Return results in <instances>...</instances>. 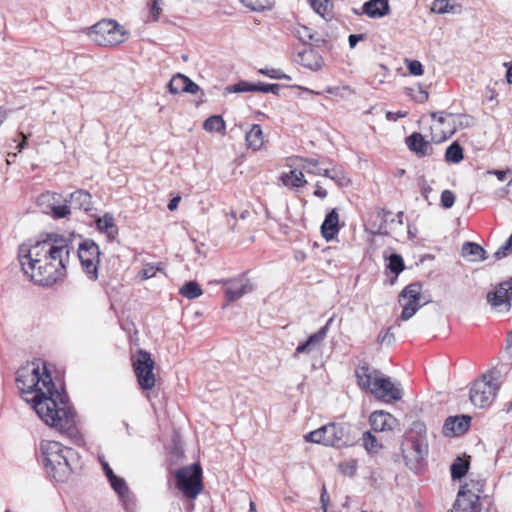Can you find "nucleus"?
Instances as JSON below:
<instances>
[{
	"label": "nucleus",
	"instance_id": "1",
	"mask_svg": "<svg viewBox=\"0 0 512 512\" xmlns=\"http://www.w3.org/2000/svg\"><path fill=\"white\" fill-rule=\"evenodd\" d=\"M32 365L30 372L28 370L18 372L16 381L22 384L21 391L35 393L32 408L46 424L69 437H75L78 434L76 412L69 403L68 395L56 389L45 362H42V372L39 364L36 365L33 362Z\"/></svg>",
	"mask_w": 512,
	"mask_h": 512
},
{
	"label": "nucleus",
	"instance_id": "2",
	"mask_svg": "<svg viewBox=\"0 0 512 512\" xmlns=\"http://www.w3.org/2000/svg\"><path fill=\"white\" fill-rule=\"evenodd\" d=\"M38 461L56 482H65L72 472L81 468L77 451L56 441L41 442Z\"/></svg>",
	"mask_w": 512,
	"mask_h": 512
},
{
	"label": "nucleus",
	"instance_id": "3",
	"mask_svg": "<svg viewBox=\"0 0 512 512\" xmlns=\"http://www.w3.org/2000/svg\"><path fill=\"white\" fill-rule=\"evenodd\" d=\"M65 253L70 254V247L66 239L56 233H46L41 235V239L34 244H23L19 247L18 258L24 274H29V268L39 264L42 258L48 255V258L55 259V255Z\"/></svg>",
	"mask_w": 512,
	"mask_h": 512
},
{
	"label": "nucleus",
	"instance_id": "4",
	"mask_svg": "<svg viewBox=\"0 0 512 512\" xmlns=\"http://www.w3.org/2000/svg\"><path fill=\"white\" fill-rule=\"evenodd\" d=\"M306 442L321 444L337 449L353 446L357 440L356 428L351 424L331 422L307 433Z\"/></svg>",
	"mask_w": 512,
	"mask_h": 512
},
{
	"label": "nucleus",
	"instance_id": "5",
	"mask_svg": "<svg viewBox=\"0 0 512 512\" xmlns=\"http://www.w3.org/2000/svg\"><path fill=\"white\" fill-rule=\"evenodd\" d=\"M55 259L50 258L49 262L41 263L29 268L31 281L39 286H52L62 280L66 275V268L69 263L70 254L61 253L55 255Z\"/></svg>",
	"mask_w": 512,
	"mask_h": 512
},
{
	"label": "nucleus",
	"instance_id": "6",
	"mask_svg": "<svg viewBox=\"0 0 512 512\" xmlns=\"http://www.w3.org/2000/svg\"><path fill=\"white\" fill-rule=\"evenodd\" d=\"M499 376L500 371L493 368L474 382L470 389V400L474 406L485 408L492 404L500 388Z\"/></svg>",
	"mask_w": 512,
	"mask_h": 512
},
{
	"label": "nucleus",
	"instance_id": "7",
	"mask_svg": "<svg viewBox=\"0 0 512 512\" xmlns=\"http://www.w3.org/2000/svg\"><path fill=\"white\" fill-rule=\"evenodd\" d=\"M177 488L188 499H195L203 489L202 467L193 463L177 470L175 474Z\"/></svg>",
	"mask_w": 512,
	"mask_h": 512
},
{
	"label": "nucleus",
	"instance_id": "8",
	"mask_svg": "<svg viewBox=\"0 0 512 512\" xmlns=\"http://www.w3.org/2000/svg\"><path fill=\"white\" fill-rule=\"evenodd\" d=\"M90 35L99 46H115L125 41L126 31L113 19H102L90 28Z\"/></svg>",
	"mask_w": 512,
	"mask_h": 512
},
{
	"label": "nucleus",
	"instance_id": "9",
	"mask_svg": "<svg viewBox=\"0 0 512 512\" xmlns=\"http://www.w3.org/2000/svg\"><path fill=\"white\" fill-rule=\"evenodd\" d=\"M78 258L86 277L96 281L99 277L100 248L92 239H84L78 246Z\"/></svg>",
	"mask_w": 512,
	"mask_h": 512
},
{
	"label": "nucleus",
	"instance_id": "10",
	"mask_svg": "<svg viewBox=\"0 0 512 512\" xmlns=\"http://www.w3.org/2000/svg\"><path fill=\"white\" fill-rule=\"evenodd\" d=\"M132 367L137 378V383L142 390H151L155 386L156 378L153 372L155 362L151 354L139 349L132 357Z\"/></svg>",
	"mask_w": 512,
	"mask_h": 512
},
{
	"label": "nucleus",
	"instance_id": "11",
	"mask_svg": "<svg viewBox=\"0 0 512 512\" xmlns=\"http://www.w3.org/2000/svg\"><path fill=\"white\" fill-rule=\"evenodd\" d=\"M409 442L411 447L408 449H403V458L406 466L417 472L423 463V461L428 456V443L427 439L424 438H414L413 435L409 437Z\"/></svg>",
	"mask_w": 512,
	"mask_h": 512
},
{
	"label": "nucleus",
	"instance_id": "12",
	"mask_svg": "<svg viewBox=\"0 0 512 512\" xmlns=\"http://www.w3.org/2000/svg\"><path fill=\"white\" fill-rule=\"evenodd\" d=\"M421 290L422 284L420 282H413L402 290L400 297L407 299V302L403 305L400 320H409L425 304L420 303Z\"/></svg>",
	"mask_w": 512,
	"mask_h": 512
},
{
	"label": "nucleus",
	"instance_id": "13",
	"mask_svg": "<svg viewBox=\"0 0 512 512\" xmlns=\"http://www.w3.org/2000/svg\"><path fill=\"white\" fill-rule=\"evenodd\" d=\"M378 377L375 379L374 388L370 392L377 399L382 400L386 403H393L399 401L402 398L403 392L402 389L396 386L391 378L382 375H377Z\"/></svg>",
	"mask_w": 512,
	"mask_h": 512
},
{
	"label": "nucleus",
	"instance_id": "14",
	"mask_svg": "<svg viewBox=\"0 0 512 512\" xmlns=\"http://www.w3.org/2000/svg\"><path fill=\"white\" fill-rule=\"evenodd\" d=\"M486 300L493 309L503 307L505 312H509L512 307V277L501 282L495 291H489Z\"/></svg>",
	"mask_w": 512,
	"mask_h": 512
},
{
	"label": "nucleus",
	"instance_id": "15",
	"mask_svg": "<svg viewBox=\"0 0 512 512\" xmlns=\"http://www.w3.org/2000/svg\"><path fill=\"white\" fill-rule=\"evenodd\" d=\"M302 161V168L309 174L321 175L330 178L331 180L335 181L336 184L340 187L347 186L350 182L349 179L341 170H337L335 168H320L318 159L304 158Z\"/></svg>",
	"mask_w": 512,
	"mask_h": 512
},
{
	"label": "nucleus",
	"instance_id": "16",
	"mask_svg": "<svg viewBox=\"0 0 512 512\" xmlns=\"http://www.w3.org/2000/svg\"><path fill=\"white\" fill-rule=\"evenodd\" d=\"M333 321L334 318L330 317L326 324L317 332L311 334L305 341L300 342L293 353V358H297L299 354H310L313 351L318 350L326 338Z\"/></svg>",
	"mask_w": 512,
	"mask_h": 512
},
{
	"label": "nucleus",
	"instance_id": "17",
	"mask_svg": "<svg viewBox=\"0 0 512 512\" xmlns=\"http://www.w3.org/2000/svg\"><path fill=\"white\" fill-rule=\"evenodd\" d=\"M377 375H382V373L374 368H372L367 362L362 361L355 370V376L357 379L358 386L364 390L371 392L374 388L375 379L378 377Z\"/></svg>",
	"mask_w": 512,
	"mask_h": 512
},
{
	"label": "nucleus",
	"instance_id": "18",
	"mask_svg": "<svg viewBox=\"0 0 512 512\" xmlns=\"http://www.w3.org/2000/svg\"><path fill=\"white\" fill-rule=\"evenodd\" d=\"M471 417L469 415L449 416L443 425L445 436H459L464 434L470 427Z\"/></svg>",
	"mask_w": 512,
	"mask_h": 512
},
{
	"label": "nucleus",
	"instance_id": "19",
	"mask_svg": "<svg viewBox=\"0 0 512 512\" xmlns=\"http://www.w3.org/2000/svg\"><path fill=\"white\" fill-rule=\"evenodd\" d=\"M369 421L372 429L376 432L392 431L398 425V420L383 410L371 413Z\"/></svg>",
	"mask_w": 512,
	"mask_h": 512
},
{
	"label": "nucleus",
	"instance_id": "20",
	"mask_svg": "<svg viewBox=\"0 0 512 512\" xmlns=\"http://www.w3.org/2000/svg\"><path fill=\"white\" fill-rule=\"evenodd\" d=\"M408 149L417 157L423 158L431 154L432 146L419 132H413L405 138Z\"/></svg>",
	"mask_w": 512,
	"mask_h": 512
},
{
	"label": "nucleus",
	"instance_id": "21",
	"mask_svg": "<svg viewBox=\"0 0 512 512\" xmlns=\"http://www.w3.org/2000/svg\"><path fill=\"white\" fill-rule=\"evenodd\" d=\"M251 289L252 286L249 280L244 277L229 280L226 282L225 296L228 301H235L251 291Z\"/></svg>",
	"mask_w": 512,
	"mask_h": 512
},
{
	"label": "nucleus",
	"instance_id": "22",
	"mask_svg": "<svg viewBox=\"0 0 512 512\" xmlns=\"http://www.w3.org/2000/svg\"><path fill=\"white\" fill-rule=\"evenodd\" d=\"M339 230V214L337 209L333 208L325 216L321 225V234L326 241H331L338 234Z\"/></svg>",
	"mask_w": 512,
	"mask_h": 512
},
{
	"label": "nucleus",
	"instance_id": "23",
	"mask_svg": "<svg viewBox=\"0 0 512 512\" xmlns=\"http://www.w3.org/2000/svg\"><path fill=\"white\" fill-rule=\"evenodd\" d=\"M298 58L297 62L311 71H318L324 65L323 57L313 48L298 52Z\"/></svg>",
	"mask_w": 512,
	"mask_h": 512
},
{
	"label": "nucleus",
	"instance_id": "24",
	"mask_svg": "<svg viewBox=\"0 0 512 512\" xmlns=\"http://www.w3.org/2000/svg\"><path fill=\"white\" fill-rule=\"evenodd\" d=\"M389 0H368L362 6V13L370 18H382L390 14Z\"/></svg>",
	"mask_w": 512,
	"mask_h": 512
},
{
	"label": "nucleus",
	"instance_id": "25",
	"mask_svg": "<svg viewBox=\"0 0 512 512\" xmlns=\"http://www.w3.org/2000/svg\"><path fill=\"white\" fill-rule=\"evenodd\" d=\"M73 209L89 212L92 210V196L83 189H78L69 195V199H65Z\"/></svg>",
	"mask_w": 512,
	"mask_h": 512
},
{
	"label": "nucleus",
	"instance_id": "26",
	"mask_svg": "<svg viewBox=\"0 0 512 512\" xmlns=\"http://www.w3.org/2000/svg\"><path fill=\"white\" fill-rule=\"evenodd\" d=\"M97 229L100 232H104L109 238L114 239L118 234V227L115 224V220L112 214L105 213L102 217L96 220Z\"/></svg>",
	"mask_w": 512,
	"mask_h": 512
},
{
	"label": "nucleus",
	"instance_id": "27",
	"mask_svg": "<svg viewBox=\"0 0 512 512\" xmlns=\"http://www.w3.org/2000/svg\"><path fill=\"white\" fill-rule=\"evenodd\" d=\"M245 140L248 148L254 151L259 150L264 143L263 131L260 125L253 124L248 132H246Z\"/></svg>",
	"mask_w": 512,
	"mask_h": 512
},
{
	"label": "nucleus",
	"instance_id": "28",
	"mask_svg": "<svg viewBox=\"0 0 512 512\" xmlns=\"http://www.w3.org/2000/svg\"><path fill=\"white\" fill-rule=\"evenodd\" d=\"M462 256L471 261H484L487 258L486 251L477 243L465 242L462 246Z\"/></svg>",
	"mask_w": 512,
	"mask_h": 512
},
{
	"label": "nucleus",
	"instance_id": "29",
	"mask_svg": "<svg viewBox=\"0 0 512 512\" xmlns=\"http://www.w3.org/2000/svg\"><path fill=\"white\" fill-rule=\"evenodd\" d=\"M469 466V457H457L450 466L451 478L453 480H461L467 474Z\"/></svg>",
	"mask_w": 512,
	"mask_h": 512
},
{
	"label": "nucleus",
	"instance_id": "30",
	"mask_svg": "<svg viewBox=\"0 0 512 512\" xmlns=\"http://www.w3.org/2000/svg\"><path fill=\"white\" fill-rule=\"evenodd\" d=\"M61 198V194L47 191L37 198V204L45 213H50L52 211V207L55 206L56 203H60Z\"/></svg>",
	"mask_w": 512,
	"mask_h": 512
},
{
	"label": "nucleus",
	"instance_id": "31",
	"mask_svg": "<svg viewBox=\"0 0 512 512\" xmlns=\"http://www.w3.org/2000/svg\"><path fill=\"white\" fill-rule=\"evenodd\" d=\"M404 268V260L400 254L392 253L387 258L386 269L394 275V279L391 280L392 284L394 283V280L397 279L398 275L404 270Z\"/></svg>",
	"mask_w": 512,
	"mask_h": 512
},
{
	"label": "nucleus",
	"instance_id": "32",
	"mask_svg": "<svg viewBox=\"0 0 512 512\" xmlns=\"http://www.w3.org/2000/svg\"><path fill=\"white\" fill-rule=\"evenodd\" d=\"M457 499H465L462 503V508L467 509L468 512H478L479 495L474 494L470 491L464 492L462 489L458 492Z\"/></svg>",
	"mask_w": 512,
	"mask_h": 512
},
{
	"label": "nucleus",
	"instance_id": "33",
	"mask_svg": "<svg viewBox=\"0 0 512 512\" xmlns=\"http://www.w3.org/2000/svg\"><path fill=\"white\" fill-rule=\"evenodd\" d=\"M281 179L285 186L297 188L302 187L307 183L304 178V174L297 170H291L289 173L283 174Z\"/></svg>",
	"mask_w": 512,
	"mask_h": 512
},
{
	"label": "nucleus",
	"instance_id": "34",
	"mask_svg": "<svg viewBox=\"0 0 512 512\" xmlns=\"http://www.w3.org/2000/svg\"><path fill=\"white\" fill-rule=\"evenodd\" d=\"M464 158V152L461 145L455 141L451 143L445 152V160L450 163H459Z\"/></svg>",
	"mask_w": 512,
	"mask_h": 512
},
{
	"label": "nucleus",
	"instance_id": "35",
	"mask_svg": "<svg viewBox=\"0 0 512 512\" xmlns=\"http://www.w3.org/2000/svg\"><path fill=\"white\" fill-rule=\"evenodd\" d=\"M226 124L222 116L220 115H212L208 117L204 123L203 128L207 132H222L225 130Z\"/></svg>",
	"mask_w": 512,
	"mask_h": 512
},
{
	"label": "nucleus",
	"instance_id": "36",
	"mask_svg": "<svg viewBox=\"0 0 512 512\" xmlns=\"http://www.w3.org/2000/svg\"><path fill=\"white\" fill-rule=\"evenodd\" d=\"M203 293L200 285L195 281H189L180 288V294L187 299H195Z\"/></svg>",
	"mask_w": 512,
	"mask_h": 512
},
{
	"label": "nucleus",
	"instance_id": "37",
	"mask_svg": "<svg viewBox=\"0 0 512 512\" xmlns=\"http://www.w3.org/2000/svg\"><path fill=\"white\" fill-rule=\"evenodd\" d=\"M186 75L177 73L174 75L171 80L168 82V89L172 94L184 93L185 85H186Z\"/></svg>",
	"mask_w": 512,
	"mask_h": 512
},
{
	"label": "nucleus",
	"instance_id": "38",
	"mask_svg": "<svg viewBox=\"0 0 512 512\" xmlns=\"http://www.w3.org/2000/svg\"><path fill=\"white\" fill-rule=\"evenodd\" d=\"M225 90L227 93L256 92V83L241 80L233 85L227 86Z\"/></svg>",
	"mask_w": 512,
	"mask_h": 512
},
{
	"label": "nucleus",
	"instance_id": "39",
	"mask_svg": "<svg viewBox=\"0 0 512 512\" xmlns=\"http://www.w3.org/2000/svg\"><path fill=\"white\" fill-rule=\"evenodd\" d=\"M362 439L363 445L369 454L377 453L379 448H381L376 437L368 431L363 433Z\"/></svg>",
	"mask_w": 512,
	"mask_h": 512
},
{
	"label": "nucleus",
	"instance_id": "40",
	"mask_svg": "<svg viewBox=\"0 0 512 512\" xmlns=\"http://www.w3.org/2000/svg\"><path fill=\"white\" fill-rule=\"evenodd\" d=\"M109 483L113 490L118 494L119 498H124L129 491L126 482L123 478L118 477L117 475L113 476L109 479Z\"/></svg>",
	"mask_w": 512,
	"mask_h": 512
},
{
	"label": "nucleus",
	"instance_id": "41",
	"mask_svg": "<svg viewBox=\"0 0 512 512\" xmlns=\"http://www.w3.org/2000/svg\"><path fill=\"white\" fill-rule=\"evenodd\" d=\"M258 73L269 77L271 79H277V80H291V77L287 74H285L281 69L276 68H261L258 70Z\"/></svg>",
	"mask_w": 512,
	"mask_h": 512
},
{
	"label": "nucleus",
	"instance_id": "42",
	"mask_svg": "<svg viewBox=\"0 0 512 512\" xmlns=\"http://www.w3.org/2000/svg\"><path fill=\"white\" fill-rule=\"evenodd\" d=\"M50 213L54 219L66 218L71 213V207L68 202H65V204L56 203Z\"/></svg>",
	"mask_w": 512,
	"mask_h": 512
},
{
	"label": "nucleus",
	"instance_id": "43",
	"mask_svg": "<svg viewBox=\"0 0 512 512\" xmlns=\"http://www.w3.org/2000/svg\"><path fill=\"white\" fill-rule=\"evenodd\" d=\"M244 6L253 11H263L271 6L270 0H240Z\"/></svg>",
	"mask_w": 512,
	"mask_h": 512
},
{
	"label": "nucleus",
	"instance_id": "44",
	"mask_svg": "<svg viewBox=\"0 0 512 512\" xmlns=\"http://www.w3.org/2000/svg\"><path fill=\"white\" fill-rule=\"evenodd\" d=\"M282 88V85L273 83H264V82H258L256 83V92H262V93H272L274 95H279V91Z\"/></svg>",
	"mask_w": 512,
	"mask_h": 512
},
{
	"label": "nucleus",
	"instance_id": "45",
	"mask_svg": "<svg viewBox=\"0 0 512 512\" xmlns=\"http://www.w3.org/2000/svg\"><path fill=\"white\" fill-rule=\"evenodd\" d=\"M312 9L322 17L328 12L330 0H308Z\"/></svg>",
	"mask_w": 512,
	"mask_h": 512
},
{
	"label": "nucleus",
	"instance_id": "46",
	"mask_svg": "<svg viewBox=\"0 0 512 512\" xmlns=\"http://www.w3.org/2000/svg\"><path fill=\"white\" fill-rule=\"evenodd\" d=\"M453 6L450 5L449 0H434L432 3V11L437 14H445L452 11Z\"/></svg>",
	"mask_w": 512,
	"mask_h": 512
},
{
	"label": "nucleus",
	"instance_id": "47",
	"mask_svg": "<svg viewBox=\"0 0 512 512\" xmlns=\"http://www.w3.org/2000/svg\"><path fill=\"white\" fill-rule=\"evenodd\" d=\"M512 252V234L507 238L505 243L501 245L494 253V257L498 260L508 256Z\"/></svg>",
	"mask_w": 512,
	"mask_h": 512
},
{
	"label": "nucleus",
	"instance_id": "48",
	"mask_svg": "<svg viewBox=\"0 0 512 512\" xmlns=\"http://www.w3.org/2000/svg\"><path fill=\"white\" fill-rule=\"evenodd\" d=\"M456 200L455 194L451 190H444L441 193L440 202L444 209H450L453 207Z\"/></svg>",
	"mask_w": 512,
	"mask_h": 512
},
{
	"label": "nucleus",
	"instance_id": "49",
	"mask_svg": "<svg viewBox=\"0 0 512 512\" xmlns=\"http://www.w3.org/2000/svg\"><path fill=\"white\" fill-rule=\"evenodd\" d=\"M295 35L303 43L307 44L309 41L314 39V33L306 26H300L295 30Z\"/></svg>",
	"mask_w": 512,
	"mask_h": 512
},
{
	"label": "nucleus",
	"instance_id": "50",
	"mask_svg": "<svg viewBox=\"0 0 512 512\" xmlns=\"http://www.w3.org/2000/svg\"><path fill=\"white\" fill-rule=\"evenodd\" d=\"M340 471L349 477H353L357 471V461L352 459L339 465Z\"/></svg>",
	"mask_w": 512,
	"mask_h": 512
},
{
	"label": "nucleus",
	"instance_id": "51",
	"mask_svg": "<svg viewBox=\"0 0 512 512\" xmlns=\"http://www.w3.org/2000/svg\"><path fill=\"white\" fill-rule=\"evenodd\" d=\"M406 67L411 75L421 76L424 73L423 65L418 60H406Z\"/></svg>",
	"mask_w": 512,
	"mask_h": 512
},
{
	"label": "nucleus",
	"instance_id": "52",
	"mask_svg": "<svg viewBox=\"0 0 512 512\" xmlns=\"http://www.w3.org/2000/svg\"><path fill=\"white\" fill-rule=\"evenodd\" d=\"M406 94L410 96L417 103H424L428 100L429 94L426 90H423L421 87L419 88L417 94H413V88H406Z\"/></svg>",
	"mask_w": 512,
	"mask_h": 512
},
{
	"label": "nucleus",
	"instance_id": "53",
	"mask_svg": "<svg viewBox=\"0 0 512 512\" xmlns=\"http://www.w3.org/2000/svg\"><path fill=\"white\" fill-rule=\"evenodd\" d=\"M411 433L415 434L414 438L426 439V426L421 421H414L411 426Z\"/></svg>",
	"mask_w": 512,
	"mask_h": 512
},
{
	"label": "nucleus",
	"instance_id": "54",
	"mask_svg": "<svg viewBox=\"0 0 512 512\" xmlns=\"http://www.w3.org/2000/svg\"><path fill=\"white\" fill-rule=\"evenodd\" d=\"M120 500L127 512H134L136 504L130 491L127 492L124 498H120Z\"/></svg>",
	"mask_w": 512,
	"mask_h": 512
},
{
	"label": "nucleus",
	"instance_id": "55",
	"mask_svg": "<svg viewBox=\"0 0 512 512\" xmlns=\"http://www.w3.org/2000/svg\"><path fill=\"white\" fill-rule=\"evenodd\" d=\"M378 342L381 344L390 345L394 342V334L391 333V327H389L385 333H380L377 338Z\"/></svg>",
	"mask_w": 512,
	"mask_h": 512
},
{
	"label": "nucleus",
	"instance_id": "56",
	"mask_svg": "<svg viewBox=\"0 0 512 512\" xmlns=\"http://www.w3.org/2000/svg\"><path fill=\"white\" fill-rule=\"evenodd\" d=\"M161 0H152V3L150 5V15L153 21H157L159 18V15L162 12V8L160 6Z\"/></svg>",
	"mask_w": 512,
	"mask_h": 512
},
{
	"label": "nucleus",
	"instance_id": "57",
	"mask_svg": "<svg viewBox=\"0 0 512 512\" xmlns=\"http://www.w3.org/2000/svg\"><path fill=\"white\" fill-rule=\"evenodd\" d=\"M408 115V112L407 111H397V112H392V111H387L385 116H386V119L388 121H392V122H395L397 121L399 118H404Z\"/></svg>",
	"mask_w": 512,
	"mask_h": 512
},
{
	"label": "nucleus",
	"instance_id": "58",
	"mask_svg": "<svg viewBox=\"0 0 512 512\" xmlns=\"http://www.w3.org/2000/svg\"><path fill=\"white\" fill-rule=\"evenodd\" d=\"M185 82L186 85L184 87V93L196 94L200 90V87L195 82H193L189 77H186Z\"/></svg>",
	"mask_w": 512,
	"mask_h": 512
},
{
	"label": "nucleus",
	"instance_id": "59",
	"mask_svg": "<svg viewBox=\"0 0 512 512\" xmlns=\"http://www.w3.org/2000/svg\"><path fill=\"white\" fill-rule=\"evenodd\" d=\"M363 34H350L348 37L349 46L351 49L355 48L357 43L364 39Z\"/></svg>",
	"mask_w": 512,
	"mask_h": 512
},
{
	"label": "nucleus",
	"instance_id": "60",
	"mask_svg": "<svg viewBox=\"0 0 512 512\" xmlns=\"http://www.w3.org/2000/svg\"><path fill=\"white\" fill-rule=\"evenodd\" d=\"M449 128L447 131H443V136L438 140V142L445 141L450 138L456 132V125L453 123L452 125L448 124Z\"/></svg>",
	"mask_w": 512,
	"mask_h": 512
},
{
	"label": "nucleus",
	"instance_id": "61",
	"mask_svg": "<svg viewBox=\"0 0 512 512\" xmlns=\"http://www.w3.org/2000/svg\"><path fill=\"white\" fill-rule=\"evenodd\" d=\"M465 501V499H457L455 503L453 504V508L449 512H468V510L462 508V503Z\"/></svg>",
	"mask_w": 512,
	"mask_h": 512
},
{
	"label": "nucleus",
	"instance_id": "62",
	"mask_svg": "<svg viewBox=\"0 0 512 512\" xmlns=\"http://www.w3.org/2000/svg\"><path fill=\"white\" fill-rule=\"evenodd\" d=\"M180 200H181L180 196L173 197L172 199H170V201H169V203L167 205V208L170 211H174L178 207V204H179Z\"/></svg>",
	"mask_w": 512,
	"mask_h": 512
},
{
	"label": "nucleus",
	"instance_id": "63",
	"mask_svg": "<svg viewBox=\"0 0 512 512\" xmlns=\"http://www.w3.org/2000/svg\"><path fill=\"white\" fill-rule=\"evenodd\" d=\"M314 196L324 199L327 197V191L323 189L319 184H316V189L314 191Z\"/></svg>",
	"mask_w": 512,
	"mask_h": 512
},
{
	"label": "nucleus",
	"instance_id": "64",
	"mask_svg": "<svg viewBox=\"0 0 512 512\" xmlns=\"http://www.w3.org/2000/svg\"><path fill=\"white\" fill-rule=\"evenodd\" d=\"M504 66L507 67V72H506V81L509 83V84H512V64L511 63H508V62H505L504 63Z\"/></svg>",
	"mask_w": 512,
	"mask_h": 512
}]
</instances>
